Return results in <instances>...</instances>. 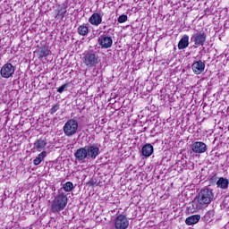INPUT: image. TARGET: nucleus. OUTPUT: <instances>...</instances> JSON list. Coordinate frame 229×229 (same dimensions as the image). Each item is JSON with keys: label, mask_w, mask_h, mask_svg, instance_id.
Returning <instances> with one entry per match:
<instances>
[{"label": "nucleus", "mask_w": 229, "mask_h": 229, "mask_svg": "<svg viewBox=\"0 0 229 229\" xmlns=\"http://www.w3.org/2000/svg\"><path fill=\"white\" fill-rule=\"evenodd\" d=\"M99 62V55L98 54V52L86 51L82 55V64H84V65H86V67H88L89 69L98 67Z\"/></svg>", "instance_id": "obj_4"}, {"label": "nucleus", "mask_w": 229, "mask_h": 229, "mask_svg": "<svg viewBox=\"0 0 229 229\" xmlns=\"http://www.w3.org/2000/svg\"><path fill=\"white\" fill-rule=\"evenodd\" d=\"M78 33L82 37L87 36L89 34V27H87V25H80L78 27Z\"/></svg>", "instance_id": "obj_21"}, {"label": "nucleus", "mask_w": 229, "mask_h": 229, "mask_svg": "<svg viewBox=\"0 0 229 229\" xmlns=\"http://www.w3.org/2000/svg\"><path fill=\"white\" fill-rule=\"evenodd\" d=\"M99 157V147L98 145H87L78 148L74 153L75 161L85 164L86 160H96Z\"/></svg>", "instance_id": "obj_2"}, {"label": "nucleus", "mask_w": 229, "mask_h": 229, "mask_svg": "<svg viewBox=\"0 0 229 229\" xmlns=\"http://www.w3.org/2000/svg\"><path fill=\"white\" fill-rule=\"evenodd\" d=\"M191 69L194 74H201L205 71V62L201 60L195 61L191 65Z\"/></svg>", "instance_id": "obj_12"}, {"label": "nucleus", "mask_w": 229, "mask_h": 229, "mask_svg": "<svg viewBox=\"0 0 229 229\" xmlns=\"http://www.w3.org/2000/svg\"><path fill=\"white\" fill-rule=\"evenodd\" d=\"M51 55V50L47 47H42L38 49V58H46Z\"/></svg>", "instance_id": "obj_17"}, {"label": "nucleus", "mask_w": 229, "mask_h": 229, "mask_svg": "<svg viewBox=\"0 0 229 229\" xmlns=\"http://www.w3.org/2000/svg\"><path fill=\"white\" fill-rule=\"evenodd\" d=\"M199 219H201V216L199 215H193L186 218L185 223L188 226H192V225H196L199 223Z\"/></svg>", "instance_id": "obj_16"}, {"label": "nucleus", "mask_w": 229, "mask_h": 229, "mask_svg": "<svg viewBox=\"0 0 229 229\" xmlns=\"http://www.w3.org/2000/svg\"><path fill=\"white\" fill-rule=\"evenodd\" d=\"M78 128H79L78 120L70 119L64 123L63 127V131L65 137H74V135L78 133Z\"/></svg>", "instance_id": "obj_5"}, {"label": "nucleus", "mask_w": 229, "mask_h": 229, "mask_svg": "<svg viewBox=\"0 0 229 229\" xmlns=\"http://www.w3.org/2000/svg\"><path fill=\"white\" fill-rule=\"evenodd\" d=\"M15 73V66L10 63L4 64L0 70L2 78H12Z\"/></svg>", "instance_id": "obj_8"}, {"label": "nucleus", "mask_w": 229, "mask_h": 229, "mask_svg": "<svg viewBox=\"0 0 229 229\" xmlns=\"http://www.w3.org/2000/svg\"><path fill=\"white\" fill-rule=\"evenodd\" d=\"M89 22L91 26H99L103 22V14L101 13H94L89 18Z\"/></svg>", "instance_id": "obj_11"}, {"label": "nucleus", "mask_w": 229, "mask_h": 229, "mask_svg": "<svg viewBox=\"0 0 229 229\" xmlns=\"http://www.w3.org/2000/svg\"><path fill=\"white\" fill-rule=\"evenodd\" d=\"M191 148V151H193V153H197L198 155L206 153L207 149H208V148L207 147V144H205V142H202V141L193 142Z\"/></svg>", "instance_id": "obj_10"}, {"label": "nucleus", "mask_w": 229, "mask_h": 229, "mask_svg": "<svg viewBox=\"0 0 229 229\" xmlns=\"http://www.w3.org/2000/svg\"><path fill=\"white\" fill-rule=\"evenodd\" d=\"M189 47V35H184L178 43V49H186Z\"/></svg>", "instance_id": "obj_18"}, {"label": "nucleus", "mask_w": 229, "mask_h": 229, "mask_svg": "<svg viewBox=\"0 0 229 229\" xmlns=\"http://www.w3.org/2000/svg\"><path fill=\"white\" fill-rule=\"evenodd\" d=\"M58 110H60V106L55 105V106H52V108L50 109V114H56V112H58Z\"/></svg>", "instance_id": "obj_25"}, {"label": "nucleus", "mask_w": 229, "mask_h": 229, "mask_svg": "<svg viewBox=\"0 0 229 229\" xmlns=\"http://www.w3.org/2000/svg\"><path fill=\"white\" fill-rule=\"evenodd\" d=\"M68 87H69V84L67 83L64 84L58 88L57 92H59V94H62Z\"/></svg>", "instance_id": "obj_24"}, {"label": "nucleus", "mask_w": 229, "mask_h": 229, "mask_svg": "<svg viewBox=\"0 0 229 229\" xmlns=\"http://www.w3.org/2000/svg\"><path fill=\"white\" fill-rule=\"evenodd\" d=\"M191 40L194 43L196 47L205 46V42H207V33L203 30L199 31L191 36Z\"/></svg>", "instance_id": "obj_6"}, {"label": "nucleus", "mask_w": 229, "mask_h": 229, "mask_svg": "<svg viewBox=\"0 0 229 229\" xmlns=\"http://www.w3.org/2000/svg\"><path fill=\"white\" fill-rule=\"evenodd\" d=\"M56 12V17H61V19H64V17H65V13H67V5L65 4L58 5Z\"/></svg>", "instance_id": "obj_19"}, {"label": "nucleus", "mask_w": 229, "mask_h": 229, "mask_svg": "<svg viewBox=\"0 0 229 229\" xmlns=\"http://www.w3.org/2000/svg\"><path fill=\"white\" fill-rule=\"evenodd\" d=\"M229 180L225 177H220L216 182V187L218 189H222L223 191H226L228 189Z\"/></svg>", "instance_id": "obj_15"}, {"label": "nucleus", "mask_w": 229, "mask_h": 229, "mask_svg": "<svg viewBox=\"0 0 229 229\" xmlns=\"http://www.w3.org/2000/svg\"><path fill=\"white\" fill-rule=\"evenodd\" d=\"M46 146H47V140L44 138H40L38 140H36L33 144V149L34 151H44L46 149Z\"/></svg>", "instance_id": "obj_13"}, {"label": "nucleus", "mask_w": 229, "mask_h": 229, "mask_svg": "<svg viewBox=\"0 0 229 229\" xmlns=\"http://www.w3.org/2000/svg\"><path fill=\"white\" fill-rule=\"evenodd\" d=\"M130 226V220L125 215H118L114 219L115 229H127Z\"/></svg>", "instance_id": "obj_7"}, {"label": "nucleus", "mask_w": 229, "mask_h": 229, "mask_svg": "<svg viewBox=\"0 0 229 229\" xmlns=\"http://www.w3.org/2000/svg\"><path fill=\"white\" fill-rule=\"evenodd\" d=\"M46 157H47V152H46L45 150H43L41 153H39L38 155V157L33 160V164L34 165H40V164L42 163V161H44V158H46Z\"/></svg>", "instance_id": "obj_20"}, {"label": "nucleus", "mask_w": 229, "mask_h": 229, "mask_svg": "<svg viewBox=\"0 0 229 229\" xmlns=\"http://www.w3.org/2000/svg\"><path fill=\"white\" fill-rule=\"evenodd\" d=\"M63 189L65 192H71L74 189V184L71 182H67L63 185Z\"/></svg>", "instance_id": "obj_22"}, {"label": "nucleus", "mask_w": 229, "mask_h": 229, "mask_svg": "<svg viewBox=\"0 0 229 229\" xmlns=\"http://www.w3.org/2000/svg\"><path fill=\"white\" fill-rule=\"evenodd\" d=\"M212 201H214V191H212V189L203 188L196 195L195 199L190 204L188 210L191 214H194V212H198V210L208 207Z\"/></svg>", "instance_id": "obj_1"}, {"label": "nucleus", "mask_w": 229, "mask_h": 229, "mask_svg": "<svg viewBox=\"0 0 229 229\" xmlns=\"http://www.w3.org/2000/svg\"><path fill=\"white\" fill-rule=\"evenodd\" d=\"M98 44L102 49H109V47H112L114 40L112 39V37L107 34H104L98 38Z\"/></svg>", "instance_id": "obj_9"}, {"label": "nucleus", "mask_w": 229, "mask_h": 229, "mask_svg": "<svg viewBox=\"0 0 229 229\" xmlns=\"http://www.w3.org/2000/svg\"><path fill=\"white\" fill-rule=\"evenodd\" d=\"M153 145L149 143L145 144L141 148V154L146 157H151V155H153Z\"/></svg>", "instance_id": "obj_14"}, {"label": "nucleus", "mask_w": 229, "mask_h": 229, "mask_svg": "<svg viewBox=\"0 0 229 229\" xmlns=\"http://www.w3.org/2000/svg\"><path fill=\"white\" fill-rule=\"evenodd\" d=\"M67 203H69V198L64 191H59V193L52 200L51 210L53 214L62 212L67 207Z\"/></svg>", "instance_id": "obj_3"}, {"label": "nucleus", "mask_w": 229, "mask_h": 229, "mask_svg": "<svg viewBox=\"0 0 229 229\" xmlns=\"http://www.w3.org/2000/svg\"><path fill=\"white\" fill-rule=\"evenodd\" d=\"M126 21H128V15H126V14L121 15L118 18V22L120 24H123V22H126Z\"/></svg>", "instance_id": "obj_23"}]
</instances>
